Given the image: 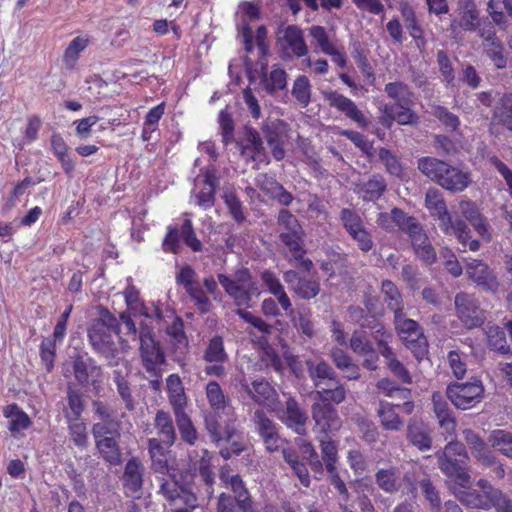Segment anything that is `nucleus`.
Masks as SVG:
<instances>
[{
    "label": "nucleus",
    "instance_id": "nucleus-1",
    "mask_svg": "<svg viewBox=\"0 0 512 512\" xmlns=\"http://www.w3.org/2000/svg\"><path fill=\"white\" fill-rule=\"evenodd\" d=\"M441 472L460 488H469L471 477L468 472L470 457L463 443L448 442L442 451L436 453Z\"/></svg>",
    "mask_w": 512,
    "mask_h": 512
},
{
    "label": "nucleus",
    "instance_id": "nucleus-2",
    "mask_svg": "<svg viewBox=\"0 0 512 512\" xmlns=\"http://www.w3.org/2000/svg\"><path fill=\"white\" fill-rule=\"evenodd\" d=\"M425 206L432 217L439 221L441 230L447 235H455L459 242L465 243L469 238V228L460 219H452L442 193L436 188H429L425 193Z\"/></svg>",
    "mask_w": 512,
    "mask_h": 512
},
{
    "label": "nucleus",
    "instance_id": "nucleus-3",
    "mask_svg": "<svg viewBox=\"0 0 512 512\" xmlns=\"http://www.w3.org/2000/svg\"><path fill=\"white\" fill-rule=\"evenodd\" d=\"M217 278L236 306L246 308L250 306L252 295L257 291V285L248 268L241 267L232 276L218 274Z\"/></svg>",
    "mask_w": 512,
    "mask_h": 512
},
{
    "label": "nucleus",
    "instance_id": "nucleus-4",
    "mask_svg": "<svg viewBox=\"0 0 512 512\" xmlns=\"http://www.w3.org/2000/svg\"><path fill=\"white\" fill-rule=\"evenodd\" d=\"M393 323L397 335L406 348L413 353L418 361L424 359L428 354L429 345L418 322L406 317L405 313H403L396 315Z\"/></svg>",
    "mask_w": 512,
    "mask_h": 512
},
{
    "label": "nucleus",
    "instance_id": "nucleus-5",
    "mask_svg": "<svg viewBox=\"0 0 512 512\" xmlns=\"http://www.w3.org/2000/svg\"><path fill=\"white\" fill-rule=\"evenodd\" d=\"M270 411L282 424L296 434L301 436L307 434L308 414L294 396H289L284 404L278 400Z\"/></svg>",
    "mask_w": 512,
    "mask_h": 512
},
{
    "label": "nucleus",
    "instance_id": "nucleus-6",
    "mask_svg": "<svg viewBox=\"0 0 512 512\" xmlns=\"http://www.w3.org/2000/svg\"><path fill=\"white\" fill-rule=\"evenodd\" d=\"M277 45L283 60L301 58L308 54L303 31L296 25H288L277 32Z\"/></svg>",
    "mask_w": 512,
    "mask_h": 512
},
{
    "label": "nucleus",
    "instance_id": "nucleus-7",
    "mask_svg": "<svg viewBox=\"0 0 512 512\" xmlns=\"http://www.w3.org/2000/svg\"><path fill=\"white\" fill-rule=\"evenodd\" d=\"M484 394V387L479 380L466 383H452L447 386L446 395L452 404L462 410H467L478 404Z\"/></svg>",
    "mask_w": 512,
    "mask_h": 512
},
{
    "label": "nucleus",
    "instance_id": "nucleus-8",
    "mask_svg": "<svg viewBox=\"0 0 512 512\" xmlns=\"http://www.w3.org/2000/svg\"><path fill=\"white\" fill-rule=\"evenodd\" d=\"M176 283L184 287L186 293L201 313L205 314L210 311L212 303L198 281L195 270L191 266L186 265L180 269L176 275Z\"/></svg>",
    "mask_w": 512,
    "mask_h": 512
},
{
    "label": "nucleus",
    "instance_id": "nucleus-9",
    "mask_svg": "<svg viewBox=\"0 0 512 512\" xmlns=\"http://www.w3.org/2000/svg\"><path fill=\"white\" fill-rule=\"evenodd\" d=\"M72 369L75 380L83 387L91 386L97 392L102 388L103 372L91 357L77 354L72 358Z\"/></svg>",
    "mask_w": 512,
    "mask_h": 512
},
{
    "label": "nucleus",
    "instance_id": "nucleus-10",
    "mask_svg": "<svg viewBox=\"0 0 512 512\" xmlns=\"http://www.w3.org/2000/svg\"><path fill=\"white\" fill-rule=\"evenodd\" d=\"M340 220L348 235L362 252L367 253L372 250L373 238L365 228L361 216L355 210L343 208L340 212Z\"/></svg>",
    "mask_w": 512,
    "mask_h": 512
},
{
    "label": "nucleus",
    "instance_id": "nucleus-11",
    "mask_svg": "<svg viewBox=\"0 0 512 512\" xmlns=\"http://www.w3.org/2000/svg\"><path fill=\"white\" fill-rule=\"evenodd\" d=\"M139 342L143 367L148 373L156 374V370L164 363L165 356L146 325H142L139 329Z\"/></svg>",
    "mask_w": 512,
    "mask_h": 512
},
{
    "label": "nucleus",
    "instance_id": "nucleus-12",
    "mask_svg": "<svg viewBox=\"0 0 512 512\" xmlns=\"http://www.w3.org/2000/svg\"><path fill=\"white\" fill-rule=\"evenodd\" d=\"M204 423L211 441L215 444L218 445L223 440L230 442V449L235 455H239L246 449V443L237 435L234 426L228 424L221 432L219 419L214 414H206Z\"/></svg>",
    "mask_w": 512,
    "mask_h": 512
},
{
    "label": "nucleus",
    "instance_id": "nucleus-13",
    "mask_svg": "<svg viewBox=\"0 0 512 512\" xmlns=\"http://www.w3.org/2000/svg\"><path fill=\"white\" fill-rule=\"evenodd\" d=\"M104 429V426L91 428L96 448L105 461L112 465H118L121 462V452L117 441V437L120 435L119 430L111 431Z\"/></svg>",
    "mask_w": 512,
    "mask_h": 512
},
{
    "label": "nucleus",
    "instance_id": "nucleus-14",
    "mask_svg": "<svg viewBox=\"0 0 512 512\" xmlns=\"http://www.w3.org/2000/svg\"><path fill=\"white\" fill-rule=\"evenodd\" d=\"M454 302L457 316L466 328L472 329L484 323V311L480 308L478 302L472 295L458 293L455 296Z\"/></svg>",
    "mask_w": 512,
    "mask_h": 512
},
{
    "label": "nucleus",
    "instance_id": "nucleus-15",
    "mask_svg": "<svg viewBox=\"0 0 512 512\" xmlns=\"http://www.w3.org/2000/svg\"><path fill=\"white\" fill-rule=\"evenodd\" d=\"M242 157L247 161L267 160L266 149L260 133L252 127L245 126L243 135L236 142Z\"/></svg>",
    "mask_w": 512,
    "mask_h": 512
},
{
    "label": "nucleus",
    "instance_id": "nucleus-16",
    "mask_svg": "<svg viewBox=\"0 0 512 512\" xmlns=\"http://www.w3.org/2000/svg\"><path fill=\"white\" fill-rule=\"evenodd\" d=\"M312 419L315 429L327 435L338 431L341 427V419L335 407L326 402H314L311 406Z\"/></svg>",
    "mask_w": 512,
    "mask_h": 512
},
{
    "label": "nucleus",
    "instance_id": "nucleus-17",
    "mask_svg": "<svg viewBox=\"0 0 512 512\" xmlns=\"http://www.w3.org/2000/svg\"><path fill=\"white\" fill-rule=\"evenodd\" d=\"M322 95L330 107H333L344 114L347 118L357 123L358 126L362 128H366L368 126L369 121L350 98L338 93L335 90L323 91Z\"/></svg>",
    "mask_w": 512,
    "mask_h": 512
},
{
    "label": "nucleus",
    "instance_id": "nucleus-18",
    "mask_svg": "<svg viewBox=\"0 0 512 512\" xmlns=\"http://www.w3.org/2000/svg\"><path fill=\"white\" fill-rule=\"evenodd\" d=\"M322 95L330 107H333L344 114L347 118L357 123L358 126L362 128H366L368 126L369 121L350 98L338 93L335 90L323 91Z\"/></svg>",
    "mask_w": 512,
    "mask_h": 512
},
{
    "label": "nucleus",
    "instance_id": "nucleus-19",
    "mask_svg": "<svg viewBox=\"0 0 512 512\" xmlns=\"http://www.w3.org/2000/svg\"><path fill=\"white\" fill-rule=\"evenodd\" d=\"M240 386L253 401L259 405L266 406L269 410L272 409L279 399L275 388L264 378L255 379L251 384H248L245 379H242Z\"/></svg>",
    "mask_w": 512,
    "mask_h": 512
},
{
    "label": "nucleus",
    "instance_id": "nucleus-20",
    "mask_svg": "<svg viewBox=\"0 0 512 512\" xmlns=\"http://www.w3.org/2000/svg\"><path fill=\"white\" fill-rule=\"evenodd\" d=\"M283 279L289 289L301 299L310 300L320 292V283L316 279L302 277L295 270H288L283 273Z\"/></svg>",
    "mask_w": 512,
    "mask_h": 512
},
{
    "label": "nucleus",
    "instance_id": "nucleus-21",
    "mask_svg": "<svg viewBox=\"0 0 512 512\" xmlns=\"http://www.w3.org/2000/svg\"><path fill=\"white\" fill-rule=\"evenodd\" d=\"M463 439L466 442L472 456L484 466H493L497 463V457L488 448L484 439L472 429H464Z\"/></svg>",
    "mask_w": 512,
    "mask_h": 512
},
{
    "label": "nucleus",
    "instance_id": "nucleus-22",
    "mask_svg": "<svg viewBox=\"0 0 512 512\" xmlns=\"http://www.w3.org/2000/svg\"><path fill=\"white\" fill-rule=\"evenodd\" d=\"M220 479L232 491V499H235L242 512H255L252 497L240 475L229 476L222 469Z\"/></svg>",
    "mask_w": 512,
    "mask_h": 512
},
{
    "label": "nucleus",
    "instance_id": "nucleus-23",
    "mask_svg": "<svg viewBox=\"0 0 512 512\" xmlns=\"http://www.w3.org/2000/svg\"><path fill=\"white\" fill-rule=\"evenodd\" d=\"M442 175L439 179V186L451 192H461L471 183V175L458 167L445 162Z\"/></svg>",
    "mask_w": 512,
    "mask_h": 512
},
{
    "label": "nucleus",
    "instance_id": "nucleus-24",
    "mask_svg": "<svg viewBox=\"0 0 512 512\" xmlns=\"http://www.w3.org/2000/svg\"><path fill=\"white\" fill-rule=\"evenodd\" d=\"M466 273L474 282L487 290L495 291L499 286L496 276L481 260L470 259L466 264Z\"/></svg>",
    "mask_w": 512,
    "mask_h": 512
},
{
    "label": "nucleus",
    "instance_id": "nucleus-25",
    "mask_svg": "<svg viewBox=\"0 0 512 512\" xmlns=\"http://www.w3.org/2000/svg\"><path fill=\"white\" fill-rule=\"evenodd\" d=\"M172 446L161 440L148 439V453L151 459V468L154 472L170 475L168 456Z\"/></svg>",
    "mask_w": 512,
    "mask_h": 512
},
{
    "label": "nucleus",
    "instance_id": "nucleus-26",
    "mask_svg": "<svg viewBox=\"0 0 512 512\" xmlns=\"http://www.w3.org/2000/svg\"><path fill=\"white\" fill-rule=\"evenodd\" d=\"M406 438L421 451L432 447L431 429L421 420L410 419L406 428Z\"/></svg>",
    "mask_w": 512,
    "mask_h": 512
},
{
    "label": "nucleus",
    "instance_id": "nucleus-27",
    "mask_svg": "<svg viewBox=\"0 0 512 512\" xmlns=\"http://www.w3.org/2000/svg\"><path fill=\"white\" fill-rule=\"evenodd\" d=\"M262 283L265 285L267 290L275 296L281 308L286 312L287 315L293 314L292 303L289 296L287 295L284 286L280 282L276 274L270 270H264L260 274Z\"/></svg>",
    "mask_w": 512,
    "mask_h": 512
},
{
    "label": "nucleus",
    "instance_id": "nucleus-28",
    "mask_svg": "<svg viewBox=\"0 0 512 512\" xmlns=\"http://www.w3.org/2000/svg\"><path fill=\"white\" fill-rule=\"evenodd\" d=\"M411 245L416 257L426 265H432L437 260V254L432 246L428 235L423 227L412 234L410 237Z\"/></svg>",
    "mask_w": 512,
    "mask_h": 512
},
{
    "label": "nucleus",
    "instance_id": "nucleus-29",
    "mask_svg": "<svg viewBox=\"0 0 512 512\" xmlns=\"http://www.w3.org/2000/svg\"><path fill=\"white\" fill-rule=\"evenodd\" d=\"M308 375L316 389L323 387L325 383H330L337 379L335 370L324 360L315 362L313 360L306 361Z\"/></svg>",
    "mask_w": 512,
    "mask_h": 512
},
{
    "label": "nucleus",
    "instance_id": "nucleus-30",
    "mask_svg": "<svg viewBox=\"0 0 512 512\" xmlns=\"http://www.w3.org/2000/svg\"><path fill=\"white\" fill-rule=\"evenodd\" d=\"M111 332V330L101 328L100 325H92L88 331V337L93 348L107 358L113 357L115 350Z\"/></svg>",
    "mask_w": 512,
    "mask_h": 512
},
{
    "label": "nucleus",
    "instance_id": "nucleus-31",
    "mask_svg": "<svg viewBox=\"0 0 512 512\" xmlns=\"http://www.w3.org/2000/svg\"><path fill=\"white\" fill-rule=\"evenodd\" d=\"M91 407L94 417L98 420L92 427L104 426V430L111 431H118L120 429L121 423L108 403L101 400H93Z\"/></svg>",
    "mask_w": 512,
    "mask_h": 512
},
{
    "label": "nucleus",
    "instance_id": "nucleus-32",
    "mask_svg": "<svg viewBox=\"0 0 512 512\" xmlns=\"http://www.w3.org/2000/svg\"><path fill=\"white\" fill-rule=\"evenodd\" d=\"M144 467L137 458L130 459L124 469L123 481L125 489L134 496L139 493L143 484Z\"/></svg>",
    "mask_w": 512,
    "mask_h": 512
},
{
    "label": "nucleus",
    "instance_id": "nucleus-33",
    "mask_svg": "<svg viewBox=\"0 0 512 512\" xmlns=\"http://www.w3.org/2000/svg\"><path fill=\"white\" fill-rule=\"evenodd\" d=\"M154 427L157 437L152 439L161 440L168 445H174L176 441V431L170 415L163 411H157L154 419Z\"/></svg>",
    "mask_w": 512,
    "mask_h": 512
},
{
    "label": "nucleus",
    "instance_id": "nucleus-34",
    "mask_svg": "<svg viewBox=\"0 0 512 512\" xmlns=\"http://www.w3.org/2000/svg\"><path fill=\"white\" fill-rule=\"evenodd\" d=\"M383 303L393 312L394 317L404 313V301L398 287L390 280H384L381 284Z\"/></svg>",
    "mask_w": 512,
    "mask_h": 512
},
{
    "label": "nucleus",
    "instance_id": "nucleus-35",
    "mask_svg": "<svg viewBox=\"0 0 512 512\" xmlns=\"http://www.w3.org/2000/svg\"><path fill=\"white\" fill-rule=\"evenodd\" d=\"M386 187L387 184L381 175H373L369 180L357 185L356 193L363 201H375L383 195Z\"/></svg>",
    "mask_w": 512,
    "mask_h": 512
},
{
    "label": "nucleus",
    "instance_id": "nucleus-36",
    "mask_svg": "<svg viewBox=\"0 0 512 512\" xmlns=\"http://www.w3.org/2000/svg\"><path fill=\"white\" fill-rule=\"evenodd\" d=\"M461 214L468 220L475 230L485 239H490L488 224L476 206L470 201H461L459 204Z\"/></svg>",
    "mask_w": 512,
    "mask_h": 512
},
{
    "label": "nucleus",
    "instance_id": "nucleus-37",
    "mask_svg": "<svg viewBox=\"0 0 512 512\" xmlns=\"http://www.w3.org/2000/svg\"><path fill=\"white\" fill-rule=\"evenodd\" d=\"M264 90L273 95L287 86V73L279 65H273L270 72H264L261 79Z\"/></svg>",
    "mask_w": 512,
    "mask_h": 512
},
{
    "label": "nucleus",
    "instance_id": "nucleus-38",
    "mask_svg": "<svg viewBox=\"0 0 512 512\" xmlns=\"http://www.w3.org/2000/svg\"><path fill=\"white\" fill-rule=\"evenodd\" d=\"M377 415L383 429L387 431H400L404 425L403 420L395 411V406L386 401H380Z\"/></svg>",
    "mask_w": 512,
    "mask_h": 512
},
{
    "label": "nucleus",
    "instance_id": "nucleus-39",
    "mask_svg": "<svg viewBox=\"0 0 512 512\" xmlns=\"http://www.w3.org/2000/svg\"><path fill=\"white\" fill-rule=\"evenodd\" d=\"M206 398L212 411L207 414H214L218 418V413L223 411L230 403L225 396L221 386L216 381H210L206 385Z\"/></svg>",
    "mask_w": 512,
    "mask_h": 512
},
{
    "label": "nucleus",
    "instance_id": "nucleus-40",
    "mask_svg": "<svg viewBox=\"0 0 512 512\" xmlns=\"http://www.w3.org/2000/svg\"><path fill=\"white\" fill-rule=\"evenodd\" d=\"M401 14L404 24L409 31L410 36L416 41L418 48H423L426 44L424 32L419 25L415 11L408 4L401 6Z\"/></svg>",
    "mask_w": 512,
    "mask_h": 512
},
{
    "label": "nucleus",
    "instance_id": "nucleus-41",
    "mask_svg": "<svg viewBox=\"0 0 512 512\" xmlns=\"http://www.w3.org/2000/svg\"><path fill=\"white\" fill-rule=\"evenodd\" d=\"M3 415L9 420V430L12 433L20 432L31 425L29 416L15 403L4 407Z\"/></svg>",
    "mask_w": 512,
    "mask_h": 512
},
{
    "label": "nucleus",
    "instance_id": "nucleus-42",
    "mask_svg": "<svg viewBox=\"0 0 512 512\" xmlns=\"http://www.w3.org/2000/svg\"><path fill=\"white\" fill-rule=\"evenodd\" d=\"M91 37L80 35L75 37L66 48L63 55V63L67 69H73L78 61L79 55L90 44Z\"/></svg>",
    "mask_w": 512,
    "mask_h": 512
},
{
    "label": "nucleus",
    "instance_id": "nucleus-43",
    "mask_svg": "<svg viewBox=\"0 0 512 512\" xmlns=\"http://www.w3.org/2000/svg\"><path fill=\"white\" fill-rule=\"evenodd\" d=\"M461 17L459 27L464 31H475L479 27V12L472 0H459Z\"/></svg>",
    "mask_w": 512,
    "mask_h": 512
},
{
    "label": "nucleus",
    "instance_id": "nucleus-44",
    "mask_svg": "<svg viewBox=\"0 0 512 512\" xmlns=\"http://www.w3.org/2000/svg\"><path fill=\"white\" fill-rule=\"evenodd\" d=\"M375 480L377 485L387 493H394L401 486L400 472L396 467L380 469L375 475Z\"/></svg>",
    "mask_w": 512,
    "mask_h": 512
},
{
    "label": "nucleus",
    "instance_id": "nucleus-45",
    "mask_svg": "<svg viewBox=\"0 0 512 512\" xmlns=\"http://www.w3.org/2000/svg\"><path fill=\"white\" fill-rule=\"evenodd\" d=\"M329 384H332L333 387L325 388L323 386L316 390V395L320 399L319 402H326L330 404L334 403L336 405L344 402L346 399L347 390L340 382V380L337 378Z\"/></svg>",
    "mask_w": 512,
    "mask_h": 512
},
{
    "label": "nucleus",
    "instance_id": "nucleus-46",
    "mask_svg": "<svg viewBox=\"0 0 512 512\" xmlns=\"http://www.w3.org/2000/svg\"><path fill=\"white\" fill-rule=\"evenodd\" d=\"M68 423V434L70 440L79 448H87L89 444L86 424L80 418L72 419L69 414L65 415Z\"/></svg>",
    "mask_w": 512,
    "mask_h": 512
},
{
    "label": "nucleus",
    "instance_id": "nucleus-47",
    "mask_svg": "<svg viewBox=\"0 0 512 512\" xmlns=\"http://www.w3.org/2000/svg\"><path fill=\"white\" fill-rule=\"evenodd\" d=\"M445 162L434 157H421L417 161L418 170L427 178L439 185Z\"/></svg>",
    "mask_w": 512,
    "mask_h": 512
},
{
    "label": "nucleus",
    "instance_id": "nucleus-48",
    "mask_svg": "<svg viewBox=\"0 0 512 512\" xmlns=\"http://www.w3.org/2000/svg\"><path fill=\"white\" fill-rule=\"evenodd\" d=\"M203 183L204 186L201 191L196 194V199L200 207L207 209L214 205V195L218 181L213 173L207 172L204 176Z\"/></svg>",
    "mask_w": 512,
    "mask_h": 512
},
{
    "label": "nucleus",
    "instance_id": "nucleus-49",
    "mask_svg": "<svg viewBox=\"0 0 512 512\" xmlns=\"http://www.w3.org/2000/svg\"><path fill=\"white\" fill-rule=\"evenodd\" d=\"M203 359L209 363H224L228 360L224 340L221 336L217 335L209 340L203 353Z\"/></svg>",
    "mask_w": 512,
    "mask_h": 512
},
{
    "label": "nucleus",
    "instance_id": "nucleus-50",
    "mask_svg": "<svg viewBox=\"0 0 512 512\" xmlns=\"http://www.w3.org/2000/svg\"><path fill=\"white\" fill-rule=\"evenodd\" d=\"M251 421L261 439L278 432L276 423L263 409H256L251 417Z\"/></svg>",
    "mask_w": 512,
    "mask_h": 512
},
{
    "label": "nucleus",
    "instance_id": "nucleus-51",
    "mask_svg": "<svg viewBox=\"0 0 512 512\" xmlns=\"http://www.w3.org/2000/svg\"><path fill=\"white\" fill-rule=\"evenodd\" d=\"M387 95L393 99L396 106L410 105L412 103V92L404 82H391L384 88Z\"/></svg>",
    "mask_w": 512,
    "mask_h": 512
},
{
    "label": "nucleus",
    "instance_id": "nucleus-52",
    "mask_svg": "<svg viewBox=\"0 0 512 512\" xmlns=\"http://www.w3.org/2000/svg\"><path fill=\"white\" fill-rule=\"evenodd\" d=\"M493 448L512 459V433L505 430H493L488 438Z\"/></svg>",
    "mask_w": 512,
    "mask_h": 512
},
{
    "label": "nucleus",
    "instance_id": "nucleus-53",
    "mask_svg": "<svg viewBox=\"0 0 512 512\" xmlns=\"http://www.w3.org/2000/svg\"><path fill=\"white\" fill-rule=\"evenodd\" d=\"M302 230L282 231L280 232L281 242L288 249L291 259H301L305 250L301 246Z\"/></svg>",
    "mask_w": 512,
    "mask_h": 512
},
{
    "label": "nucleus",
    "instance_id": "nucleus-54",
    "mask_svg": "<svg viewBox=\"0 0 512 512\" xmlns=\"http://www.w3.org/2000/svg\"><path fill=\"white\" fill-rule=\"evenodd\" d=\"M392 217L394 225H396L401 231L405 232L409 237L422 228V225L415 217L407 215L400 208L395 207L392 209Z\"/></svg>",
    "mask_w": 512,
    "mask_h": 512
},
{
    "label": "nucleus",
    "instance_id": "nucleus-55",
    "mask_svg": "<svg viewBox=\"0 0 512 512\" xmlns=\"http://www.w3.org/2000/svg\"><path fill=\"white\" fill-rule=\"evenodd\" d=\"M485 333L487 336L488 345L492 349L502 354H507L510 352V346L507 343L505 332L500 327L494 325L487 326Z\"/></svg>",
    "mask_w": 512,
    "mask_h": 512
},
{
    "label": "nucleus",
    "instance_id": "nucleus-56",
    "mask_svg": "<svg viewBox=\"0 0 512 512\" xmlns=\"http://www.w3.org/2000/svg\"><path fill=\"white\" fill-rule=\"evenodd\" d=\"M262 133L266 139L267 144L275 143L276 141H287L286 128L281 121H267L262 124Z\"/></svg>",
    "mask_w": 512,
    "mask_h": 512
},
{
    "label": "nucleus",
    "instance_id": "nucleus-57",
    "mask_svg": "<svg viewBox=\"0 0 512 512\" xmlns=\"http://www.w3.org/2000/svg\"><path fill=\"white\" fill-rule=\"evenodd\" d=\"M349 346L352 351L361 356L374 355V347L371 341L366 336L364 331L356 330L353 332Z\"/></svg>",
    "mask_w": 512,
    "mask_h": 512
},
{
    "label": "nucleus",
    "instance_id": "nucleus-58",
    "mask_svg": "<svg viewBox=\"0 0 512 512\" xmlns=\"http://www.w3.org/2000/svg\"><path fill=\"white\" fill-rule=\"evenodd\" d=\"M376 387L379 392L383 393L387 397H398L399 399L407 400L411 396L410 389L398 386L389 378L380 379L377 382Z\"/></svg>",
    "mask_w": 512,
    "mask_h": 512
},
{
    "label": "nucleus",
    "instance_id": "nucleus-59",
    "mask_svg": "<svg viewBox=\"0 0 512 512\" xmlns=\"http://www.w3.org/2000/svg\"><path fill=\"white\" fill-rule=\"evenodd\" d=\"M380 161L384 164L386 171L395 177L402 178L404 175L403 166L396 155L386 148H380L378 152Z\"/></svg>",
    "mask_w": 512,
    "mask_h": 512
},
{
    "label": "nucleus",
    "instance_id": "nucleus-60",
    "mask_svg": "<svg viewBox=\"0 0 512 512\" xmlns=\"http://www.w3.org/2000/svg\"><path fill=\"white\" fill-rule=\"evenodd\" d=\"M292 95L303 107H306L310 103L311 84L306 76L300 75L295 79L292 87Z\"/></svg>",
    "mask_w": 512,
    "mask_h": 512
},
{
    "label": "nucleus",
    "instance_id": "nucleus-61",
    "mask_svg": "<svg viewBox=\"0 0 512 512\" xmlns=\"http://www.w3.org/2000/svg\"><path fill=\"white\" fill-rule=\"evenodd\" d=\"M171 342L178 349H186L188 346V339L184 331V324L181 318L176 317L173 322L167 327L166 330Z\"/></svg>",
    "mask_w": 512,
    "mask_h": 512
},
{
    "label": "nucleus",
    "instance_id": "nucleus-62",
    "mask_svg": "<svg viewBox=\"0 0 512 512\" xmlns=\"http://www.w3.org/2000/svg\"><path fill=\"white\" fill-rule=\"evenodd\" d=\"M486 55L492 60L497 69L507 66V58L504 55V47L500 39L483 44Z\"/></svg>",
    "mask_w": 512,
    "mask_h": 512
},
{
    "label": "nucleus",
    "instance_id": "nucleus-63",
    "mask_svg": "<svg viewBox=\"0 0 512 512\" xmlns=\"http://www.w3.org/2000/svg\"><path fill=\"white\" fill-rule=\"evenodd\" d=\"M309 34L312 37V43L324 54L329 52V50H331L336 45L334 41L329 37L325 28L322 26L315 25L310 27Z\"/></svg>",
    "mask_w": 512,
    "mask_h": 512
},
{
    "label": "nucleus",
    "instance_id": "nucleus-64",
    "mask_svg": "<svg viewBox=\"0 0 512 512\" xmlns=\"http://www.w3.org/2000/svg\"><path fill=\"white\" fill-rule=\"evenodd\" d=\"M180 237L183 242L193 251L201 252L203 250L202 242L197 238L195 230L190 219H185L179 229Z\"/></svg>",
    "mask_w": 512,
    "mask_h": 512
}]
</instances>
